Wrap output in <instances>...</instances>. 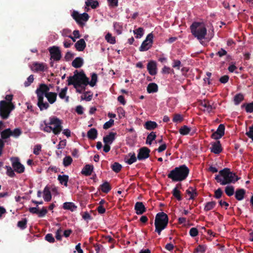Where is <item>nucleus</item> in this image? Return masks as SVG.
<instances>
[{"label": "nucleus", "mask_w": 253, "mask_h": 253, "mask_svg": "<svg viewBox=\"0 0 253 253\" xmlns=\"http://www.w3.org/2000/svg\"><path fill=\"white\" fill-rule=\"evenodd\" d=\"M90 82L83 71L78 72L76 70L73 76H69L68 78V85H73L75 88L81 86L82 85L86 86L89 84L91 87L96 85L97 81V75L96 73H92L91 76Z\"/></svg>", "instance_id": "nucleus-1"}, {"label": "nucleus", "mask_w": 253, "mask_h": 253, "mask_svg": "<svg viewBox=\"0 0 253 253\" xmlns=\"http://www.w3.org/2000/svg\"><path fill=\"white\" fill-rule=\"evenodd\" d=\"M240 179L236 174L230 171L229 168H224L219 171V174L215 175V179L222 185L231 183H235Z\"/></svg>", "instance_id": "nucleus-2"}, {"label": "nucleus", "mask_w": 253, "mask_h": 253, "mask_svg": "<svg viewBox=\"0 0 253 253\" xmlns=\"http://www.w3.org/2000/svg\"><path fill=\"white\" fill-rule=\"evenodd\" d=\"M189 171V168L185 165H182L171 170L168 174V177L174 182L182 181L186 179Z\"/></svg>", "instance_id": "nucleus-3"}, {"label": "nucleus", "mask_w": 253, "mask_h": 253, "mask_svg": "<svg viewBox=\"0 0 253 253\" xmlns=\"http://www.w3.org/2000/svg\"><path fill=\"white\" fill-rule=\"evenodd\" d=\"M169 222L168 215L164 212L158 213L155 217V232L160 235L162 230L165 229Z\"/></svg>", "instance_id": "nucleus-4"}, {"label": "nucleus", "mask_w": 253, "mask_h": 253, "mask_svg": "<svg viewBox=\"0 0 253 253\" xmlns=\"http://www.w3.org/2000/svg\"><path fill=\"white\" fill-rule=\"evenodd\" d=\"M192 34L199 40L205 39L207 33V28L203 23L195 22L190 26Z\"/></svg>", "instance_id": "nucleus-5"}, {"label": "nucleus", "mask_w": 253, "mask_h": 253, "mask_svg": "<svg viewBox=\"0 0 253 253\" xmlns=\"http://www.w3.org/2000/svg\"><path fill=\"white\" fill-rule=\"evenodd\" d=\"M15 108V105H8L5 100L0 101V117L3 120L7 119L10 112Z\"/></svg>", "instance_id": "nucleus-6"}, {"label": "nucleus", "mask_w": 253, "mask_h": 253, "mask_svg": "<svg viewBox=\"0 0 253 253\" xmlns=\"http://www.w3.org/2000/svg\"><path fill=\"white\" fill-rule=\"evenodd\" d=\"M41 89H46L47 91L44 93H42L43 97L45 96L48 102L52 104L54 103L56 100L57 98V93L53 92H49V87L45 84H41L39 85V86L37 88V89H40L41 90Z\"/></svg>", "instance_id": "nucleus-7"}, {"label": "nucleus", "mask_w": 253, "mask_h": 253, "mask_svg": "<svg viewBox=\"0 0 253 253\" xmlns=\"http://www.w3.org/2000/svg\"><path fill=\"white\" fill-rule=\"evenodd\" d=\"M45 90H47L46 89H41V90L40 89H36L35 91L38 98L37 106L41 111L44 110H46L49 107L48 103L44 102L43 101L44 98L43 97L42 93L46 91Z\"/></svg>", "instance_id": "nucleus-8"}, {"label": "nucleus", "mask_w": 253, "mask_h": 253, "mask_svg": "<svg viewBox=\"0 0 253 253\" xmlns=\"http://www.w3.org/2000/svg\"><path fill=\"white\" fill-rule=\"evenodd\" d=\"M49 124L53 125L52 127V132L55 135L59 134L62 130V121L55 116H52L49 118Z\"/></svg>", "instance_id": "nucleus-9"}, {"label": "nucleus", "mask_w": 253, "mask_h": 253, "mask_svg": "<svg viewBox=\"0 0 253 253\" xmlns=\"http://www.w3.org/2000/svg\"><path fill=\"white\" fill-rule=\"evenodd\" d=\"M71 16L76 22L80 25L83 26L84 23L82 21L86 22L89 19V15L86 13L79 14L77 11H73Z\"/></svg>", "instance_id": "nucleus-10"}, {"label": "nucleus", "mask_w": 253, "mask_h": 253, "mask_svg": "<svg viewBox=\"0 0 253 253\" xmlns=\"http://www.w3.org/2000/svg\"><path fill=\"white\" fill-rule=\"evenodd\" d=\"M154 36L153 34H149L145 40L142 42L141 46L139 47L140 51H145L149 49L152 46L153 42Z\"/></svg>", "instance_id": "nucleus-11"}, {"label": "nucleus", "mask_w": 253, "mask_h": 253, "mask_svg": "<svg viewBox=\"0 0 253 253\" xmlns=\"http://www.w3.org/2000/svg\"><path fill=\"white\" fill-rule=\"evenodd\" d=\"M31 70L34 72H43L47 70V67L45 63L34 62L30 66Z\"/></svg>", "instance_id": "nucleus-12"}, {"label": "nucleus", "mask_w": 253, "mask_h": 253, "mask_svg": "<svg viewBox=\"0 0 253 253\" xmlns=\"http://www.w3.org/2000/svg\"><path fill=\"white\" fill-rule=\"evenodd\" d=\"M11 161L12 162V166L16 172L18 173H21L24 171L25 167L20 163L18 158H11Z\"/></svg>", "instance_id": "nucleus-13"}, {"label": "nucleus", "mask_w": 253, "mask_h": 253, "mask_svg": "<svg viewBox=\"0 0 253 253\" xmlns=\"http://www.w3.org/2000/svg\"><path fill=\"white\" fill-rule=\"evenodd\" d=\"M150 150L146 147H143L138 150L137 159L139 161L145 160L150 156Z\"/></svg>", "instance_id": "nucleus-14"}, {"label": "nucleus", "mask_w": 253, "mask_h": 253, "mask_svg": "<svg viewBox=\"0 0 253 253\" xmlns=\"http://www.w3.org/2000/svg\"><path fill=\"white\" fill-rule=\"evenodd\" d=\"M49 51L51 55V58H53L54 60L58 61L61 59V51L58 47L53 46L50 47Z\"/></svg>", "instance_id": "nucleus-15"}, {"label": "nucleus", "mask_w": 253, "mask_h": 253, "mask_svg": "<svg viewBox=\"0 0 253 253\" xmlns=\"http://www.w3.org/2000/svg\"><path fill=\"white\" fill-rule=\"evenodd\" d=\"M211 151L214 154H219L222 151V148L220 141L217 140L211 144V147L210 148Z\"/></svg>", "instance_id": "nucleus-16"}, {"label": "nucleus", "mask_w": 253, "mask_h": 253, "mask_svg": "<svg viewBox=\"0 0 253 253\" xmlns=\"http://www.w3.org/2000/svg\"><path fill=\"white\" fill-rule=\"evenodd\" d=\"M134 210H135L136 213L138 215L142 214L146 211L145 206L141 202H137L135 203Z\"/></svg>", "instance_id": "nucleus-17"}, {"label": "nucleus", "mask_w": 253, "mask_h": 253, "mask_svg": "<svg viewBox=\"0 0 253 253\" xmlns=\"http://www.w3.org/2000/svg\"><path fill=\"white\" fill-rule=\"evenodd\" d=\"M147 70L151 75H155L157 74L156 63L154 61L149 62L147 64Z\"/></svg>", "instance_id": "nucleus-18"}, {"label": "nucleus", "mask_w": 253, "mask_h": 253, "mask_svg": "<svg viewBox=\"0 0 253 253\" xmlns=\"http://www.w3.org/2000/svg\"><path fill=\"white\" fill-rule=\"evenodd\" d=\"M116 133L113 132H111L108 135L103 137V142L104 143L111 144L114 140L115 139V136Z\"/></svg>", "instance_id": "nucleus-19"}, {"label": "nucleus", "mask_w": 253, "mask_h": 253, "mask_svg": "<svg viewBox=\"0 0 253 253\" xmlns=\"http://www.w3.org/2000/svg\"><path fill=\"white\" fill-rule=\"evenodd\" d=\"M75 47L79 51H83L86 47V43L83 39H81L75 43Z\"/></svg>", "instance_id": "nucleus-20"}, {"label": "nucleus", "mask_w": 253, "mask_h": 253, "mask_svg": "<svg viewBox=\"0 0 253 253\" xmlns=\"http://www.w3.org/2000/svg\"><path fill=\"white\" fill-rule=\"evenodd\" d=\"M93 169V166L90 165H86L82 169L81 173L85 175H90Z\"/></svg>", "instance_id": "nucleus-21"}, {"label": "nucleus", "mask_w": 253, "mask_h": 253, "mask_svg": "<svg viewBox=\"0 0 253 253\" xmlns=\"http://www.w3.org/2000/svg\"><path fill=\"white\" fill-rule=\"evenodd\" d=\"M246 190L244 189H238L235 192V198L238 201L242 200L245 197Z\"/></svg>", "instance_id": "nucleus-22"}, {"label": "nucleus", "mask_w": 253, "mask_h": 253, "mask_svg": "<svg viewBox=\"0 0 253 253\" xmlns=\"http://www.w3.org/2000/svg\"><path fill=\"white\" fill-rule=\"evenodd\" d=\"M84 64L83 59L81 57H76L72 63L73 67L76 68H79L81 67Z\"/></svg>", "instance_id": "nucleus-23"}, {"label": "nucleus", "mask_w": 253, "mask_h": 253, "mask_svg": "<svg viewBox=\"0 0 253 253\" xmlns=\"http://www.w3.org/2000/svg\"><path fill=\"white\" fill-rule=\"evenodd\" d=\"M97 130L95 128H90L87 133V136L88 139L91 140H94L97 137Z\"/></svg>", "instance_id": "nucleus-24"}, {"label": "nucleus", "mask_w": 253, "mask_h": 253, "mask_svg": "<svg viewBox=\"0 0 253 253\" xmlns=\"http://www.w3.org/2000/svg\"><path fill=\"white\" fill-rule=\"evenodd\" d=\"M201 105L205 108L204 111H207L208 113L211 112L214 109L212 105L208 101L204 100V102L201 103Z\"/></svg>", "instance_id": "nucleus-25"}, {"label": "nucleus", "mask_w": 253, "mask_h": 253, "mask_svg": "<svg viewBox=\"0 0 253 253\" xmlns=\"http://www.w3.org/2000/svg\"><path fill=\"white\" fill-rule=\"evenodd\" d=\"M57 179L61 184L64 185L66 187L68 186V182L69 180L68 175L65 174L59 175Z\"/></svg>", "instance_id": "nucleus-26"}, {"label": "nucleus", "mask_w": 253, "mask_h": 253, "mask_svg": "<svg viewBox=\"0 0 253 253\" xmlns=\"http://www.w3.org/2000/svg\"><path fill=\"white\" fill-rule=\"evenodd\" d=\"M43 199L46 202H49L51 199L50 188L47 186H45L43 190Z\"/></svg>", "instance_id": "nucleus-27"}, {"label": "nucleus", "mask_w": 253, "mask_h": 253, "mask_svg": "<svg viewBox=\"0 0 253 253\" xmlns=\"http://www.w3.org/2000/svg\"><path fill=\"white\" fill-rule=\"evenodd\" d=\"M63 208L65 210H68L71 211H73L77 209V207L72 202H65L63 204Z\"/></svg>", "instance_id": "nucleus-28"}, {"label": "nucleus", "mask_w": 253, "mask_h": 253, "mask_svg": "<svg viewBox=\"0 0 253 253\" xmlns=\"http://www.w3.org/2000/svg\"><path fill=\"white\" fill-rule=\"evenodd\" d=\"M144 126L147 130H153L157 127L158 125L155 122L149 121L145 123Z\"/></svg>", "instance_id": "nucleus-29"}, {"label": "nucleus", "mask_w": 253, "mask_h": 253, "mask_svg": "<svg viewBox=\"0 0 253 253\" xmlns=\"http://www.w3.org/2000/svg\"><path fill=\"white\" fill-rule=\"evenodd\" d=\"M158 90V86L155 83H150L147 87V91L149 93L156 92Z\"/></svg>", "instance_id": "nucleus-30"}, {"label": "nucleus", "mask_w": 253, "mask_h": 253, "mask_svg": "<svg viewBox=\"0 0 253 253\" xmlns=\"http://www.w3.org/2000/svg\"><path fill=\"white\" fill-rule=\"evenodd\" d=\"M0 135L1 138L0 139L4 142L3 140H5L11 136V130L10 128H6L3 130L1 132Z\"/></svg>", "instance_id": "nucleus-31"}, {"label": "nucleus", "mask_w": 253, "mask_h": 253, "mask_svg": "<svg viewBox=\"0 0 253 253\" xmlns=\"http://www.w3.org/2000/svg\"><path fill=\"white\" fill-rule=\"evenodd\" d=\"M101 191L105 193H108L111 190V186L107 181L104 182L100 186Z\"/></svg>", "instance_id": "nucleus-32"}, {"label": "nucleus", "mask_w": 253, "mask_h": 253, "mask_svg": "<svg viewBox=\"0 0 253 253\" xmlns=\"http://www.w3.org/2000/svg\"><path fill=\"white\" fill-rule=\"evenodd\" d=\"M191 130V128L187 126H181L179 129V133L182 135H186L188 134Z\"/></svg>", "instance_id": "nucleus-33"}, {"label": "nucleus", "mask_w": 253, "mask_h": 253, "mask_svg": "<svg viewBox=\"0 0 253 253\" xmlns=\"http://www.w3.org/2000/svg\"><path fill=\"white\" fill-rule=\"evenodd\" d=\"M216 202L215 201L209 202L206 203L204 211H208L213 209L216 205Z\"/></svg>", "instance_id": "nucleus-34"}, {"label": "nucleus", "mask_w": 253, "mask_h": 253, "mask_svg": "<svg viewBox=\"0 0 253 253\" xmlns=\"http://www.w3.org/2000/svg\"><path fill=\"white\" fill-rule=\"evenodd\" d=\"M156 138V132L152 131L147 136L146 143L147 144L151 145L153 140Z\"/></svg>", "instance_id": "nucleus-35"}, {"label": "nucleus", "mask_w": 253, "mask_h": 253, "mask_svg": "<svg viewBox=\"0 0 253 253\" xmlns=\"http://www.w3.org/2000/svg\"><path fill=\"white\" fill-rule=\"evenodd\" d=\"M128 155L130 158L126 161V163L127 164L131 165L137 161V157H136L135 154L134 152L129 153Z\"/></svg>", "instance_id": "nucleus-36"}, {"label": "nucleus", "mask_w": 253, "mask_h": 253, "mask_svg": "<svg viewBox=\"0 0 253 253\" xmlns=\"http://www.w3.org/2000/svg\"><path fill=\"white\" fill-rule=\"evenodd\" d=\"M244 99V95L240 93L237 94L234 97V104L236 105H239Z\"/></svg>", "instance_id": "nucleus-37"}, {"label": "nucleus", "mask_w": 253, "mask_h": 253, "mask_svg": "<svg viewBox=\"0 0 253 253\" xmlns=\"http://www.w3.org/2000/svg\"><path fill=\"white\" fill-rule=\"evenodd\" d=\"M242 107H245L246 111L247 113H253V101L249 103H245L242 105Z\"/></svg>", "instance_id": "nucleus-38"}, {"label": "nucleus", "mask_w": 253, "mask_h": 253, "mask_svg": "<svg viewBox=\"0 0 253 253\" xmlns=\"http://www.w3.org/2000/svg\"><path fill=\"white\" fill-rule=\"evenodd\" d=\"M27 219L26 218H23L17 223V226L21 230H24L27 228Z\"/></svg>", "instance_id": "nucleus-39"}, {"label": "nucleus", "mask_w": 253, "mask_h": 253, "mask_svg": "<svg viewBox=\"0 0 253 253\" xmlns=\"http://www.w3.org/2000/svg\"><path fill=\"white\" fill-rule=\"evenodd\" d=\"M122 168V165L118 162H115L111 166L112 169L116 173L119 172L121 170Z\"/></svg>", "instance_id": "nucleus-40"}, {"label": "nucleus", "mask_w": 253, "mask_h": 253, "mask_svg": "<svg viewBox=\"0 0 253 253\" xmlns=\"http://www.w3.org/2000/svg\"><path fill=\"white\" fill-rule=\"evenodd\" d=\"M105 38L106 41L111 44H115L116 43L115 37H113L110 33L106 35Z\"/></svg>", "instance_id": "nucleus-41"}, {"label": "nucleus", "mask_w": 253, "mask_h": 253, "mask_svg": "<svg viewBox=\"0 0 253 253\" xmlns=\"http://www.w3.org/2000/svg\"><path fill=\"white\" fill-rule=\"evenodd\" d=\"M73 162V159L70 156H67L63 159V164L64 167H67L70 166Z\"/></svg>", "instance_id": "nucleus-42"}, {"label": "nucleus", "mask_w": 253, "mask_h": 253, "mask_svg": "<svg viewBox=\"0 0 253 253\" xmlns=\"http://www.w3.org/2000/svg\"><path fill=\"white\" fill-rule=\"evenodd\" d=\"M172 195L178 201L182 200V197L181 196V192L179 190L176 189H173L172 191Z\"/></svg>", "instance_id": "nucleus-43"}, {"label": "nucleus", "mask_w": 253, "mask_h": 253, "mask_svg": "<svg viewBox=\"0 0 253 253\" xmlns=\"http://www.w3.org/2000/svg\"><path fill=\"white\" fill-rule=\"evenodd\" d=\"M225 192L228 196H232L234 193V187L233 186H227L225 188Z\"/></svg>", "instance_id": "nucleus-44"}, {"label": "nucleus", "mask_w": 253, "mask_h": 253, "mask_svg": "<svg viewBox=\"0 0 253 253\" xmlns=\"http://www.w3.org/2000/svg\"><path fill=\"white\" fill-rule=\"evenodd\" d=\"M85 3L87 6H91L93 9L96 8L99 6V3L97 0L92 1L87 0L85 1Z\"/></svg>", "instance_id": "nucleus-45"}, {"label": "nucleus", "mask_w": 253, "mask_h": 253, "mask_svg": "<svg viewBox=\"0 0 253 253\" xmlns=\"http://www.w3.org/2000/svg\"><path fill=\"white\" fill-rule=\"evenodd\" d=\"M143 29L141 27H139L136 30L133 31V33L136 35L135 38L137 39L140 38L143 35Z\"/></svg>", "instance_id": "nucleus-46"}, {"label": "nucleus", "mask_w": 253, "mask_h": 253, "mask_svg": "<svg viewBox=\"0 0 253 253\" xmlns=\"http://www.w3.org/2000/svg\"><path fill=\"white\" fill-rule=\"evenodd\" d=\"M183 120V117L180 114H176L173 116L172 121L174 123H178L182 122Z\"/></svg>", "instance_id": "nucleus-47"}, {"label": "nucleus", "mask_w": 253, "mask_h": 253, "mask_svg": "<svg viewBox=\"0 0 253 253\" xmlns=\"http://www.w3.org/2000/svg\"><path fill=\"white\" fill-rule=\"evenodd\" d=\"M22 134V131L19 128H16L13 131L11 130V136L14 137H18Z\"/></svg>", "instance_id": "nucleus-48"}, {"label": "nucleus", "mask_w": 253, "mask_h": 253, "mask_svg": "<svg viewBox=\"0 0 253 253\" xmlns=\"http://www.w3.org/2000/svg\"><path fill=\"white\" fill-rule=\"evenodd\" d=\"M5 169H6V174L9 177H13L15 175L14 170L10 166H6Z\"/></svg>", "instance_id": "nucleus-49"}, {"label": "nucleus", "mask_w": 253, "mask_h": 253, "mask_svg": "<svg viewBox=\"0 0 253 253\" xmlns=\"http://www.w3.org/2000/svg\"><path fill=\"white\" fill-rule=\"evenodd\" d=\"M186 193L190 196L189 200H194L198 195L196 191L190 192V190H186Z\"/></svg>", "instance_id": "nucleus-50"}, {"label": "nucleus", "mask_w": 253, "mask_h": 253, "mask_svg": "<svg viewBox=\"0 0 253 253\" xmlns=\"http://www.w3.org/2000/svg\"><path fill=\"white\" fill-rule=\"evenodd\" d=\"M216 132H217V133H219L221 135H224V131H225V126L223 124H220L216 130Z\"/></svg>", "instance_id": "nucleus-51"}, {"label": "nucleus", "mask_w": 253, "mask_h": 253, "mask_svg": "<svg viewBox=\"0 0 253 253\" xmlns=\"http://www.w3.org/2000/svg\"><path fill=\"white\" fill-rule=\"evenodd\" d=\"M114 121L113 119H110L109 121L106 122L103 125V128L107 129L110 128L114 125Z\"/></svg>", "instance_id": "nucleus-52"}, {"label": "nucleus", "mask_w": 253, "mask_h": 253, "mask_svg": "<svg viewBox=\"0 0 253 253\" xmlns=\"http://www.w3.org/2000/svg\"><path fill=\"white\" fill-rule=\"evenodd\" d=\"M223 194V192L221 188H219L214 191V197L217 199L220 198Z\"/></svg>", "instance_id": "nucleus-53"}, {"label": "nucleus", "mask_w": 253, "mask_h": 253, "mask_svg": "<svg viewBox=\"0 0 253 253\" xmlns=\"http://www.w3.org/2000/svg\"><path fill=\"white\" fill-rule=\"evenodd\" d=\"M34 76L33 75H31L27 78V81L24 83V85L26 87L29 86L34 81Z\"/></svg>", "instance_id": "nucleus-54"}, {"label": "nucleus", "mask_w": 253, "mask_h": 253, "mask_svg": "<svg viewBox=\"0 0 253 253\" xmlns=\"http://www.w3.org/2000/svg\"><path fill=\"white\" fill-rule=\"evenodd\" d=\"M45 240L50 243H53L55 242L54 238L52 234L50 233H48L45 235Z\"/></svg>", "instance_id": "nucleus-55"}, {"label": "nucleus", "mask_w": 253, "mask_h": 253, "mask_svg": "<svg viewBox=\"0 0 253 253\" xmlns=\"http://www.w3.org/2000/svg\"><path fill=\"white\" fill-rule=\"evenodd\" d=\"M199 232L196 228L193 227L189 231V234L192 237H195L198 235Z\"/></svg>", "instance_id": "nucleus-56"}, {"label": "nucleus", "mask_w": 253, "mask_h": 253, "mask_svg": "<svg viewBox=\"0 0 253 253\" xmlns=\"http://www.w3.org/2000/svg\"><path fill=\"white\" fill-rule=\"evenodd\" d=\"M5 99L6 100V101L8 105H14V104L12 102V100L13 99V95H6L5 96Z\"/></svg>", "instance_id": "nucleus-57"}, {"label": "nucleus", "mask_w": 253, "mask_h": 253, "mask_svg": "<svg viewBox=\"0 0 253 253\" xmlns=\"http://www.w3.org/2000/svg\"><path fill=\"white\" fill-rule=\"evenodd\" d=\"M249 130L246 132V135L253 141V125L249 127Z\"/></svg>", "instance_id": "nucleus-58"}, {"label": "nucleus", "mask_w": 253, "mask_h": 253, "mask_svg": "<svg viewBox=\"0 0 253 253\" xmlns=\"http://www.w3.org/2000/svg\"><path fill=\"white\" fill-rule=\"evenodd\" d=\"M47 212V210L45 207H43L41 211H39L38 216L40 217H42L45 215Z\"/></svg>", "instance_id": "nucleus-59"}, {"label": "nucleus", "mask_w": 253, "mask_h": 253, "mask_svg": "<svg viewBox=\"0 0 253 253\" xmlns=\"http://www.w3.org/2000/svg\"><path fill=\"white\" fill-rule=\"evenodd\" d=\"M195 250L198 253H205L206 250V247L204 245H200L197 247Z\"/></svg>", "instance_id": "nucleus-60"}, {"label": "nucleus", "mask_w": 253, "mask_h": 253, "mask_svg": "<svg viewBox=\"0 0 253 253\" xmlns=\"http://www.w3.org/2000/svg\"><path fill=\"white\" fill-rule=\"evenodd\" d=\"M42 146L40 144H38L35 146L34 148L33 153L36 155H38L40 154V151H41Z\"/></svg>", "instance_id": "nucleus-61"}, {"label": "nucleus", "mask_w": 253, "mask_h": 253, "mask_svg": "<svg viewBox=\"0 0 253 253\" xmlns=\"http://www.w3.org/2000/svg\"><path fill=\"white\" fill-rule=\"evenodd\" d=\"M67 91V87H65L64 88H62L61 91L59 93V96L61 99H64L65 96Z\"/></svg>", "instance_id": "nucleus-62"}, {"label": "nucleus", "mask_w": 253, "mask_h": 253, "mask_svg": "<svg viewBox=\"0 0 253 253\" xmlns=\"http://www.w3.org/2000/svg\"><path fill=\"white\" fill-rule=\"evenodd\" d=\"M88 93V92L86 91L84 93V95L83 96H81L82 100H85L87 101H89L92 99V94L87 96L86 94Z\"/></svg>", "instance_id": "nucleus-63"}, {"label": "nucleus", "mask_w": 253, "mask_h": 253, "mask_svg": "<svg viewBox=\"0 0 253 253\" xmlns=\"http://www.w3.org/2000/svg\"><path fill=\"white\" fill-rule=\"evenodd\" d=\"M229 79V77L228 75H224V76H222L219 79V82L221 83L225 84L228 82Z\"/></svg>", "instance_id": "nucleus-64"}]
</instances>
